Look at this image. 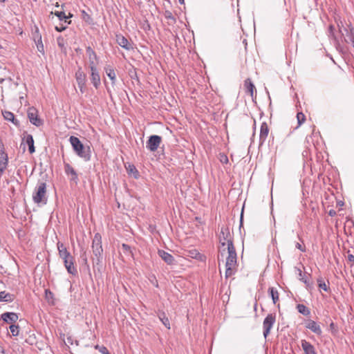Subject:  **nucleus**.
I'll list each match as a JSON object with an SVG mask.
<instances>
[{"instance_id":"f257e3e1","label":"nucleus","mask_w":354,"mask_h":354,"mask_svg":"<svg viewBox=\"0 0 354 354\" xmlns=\"http://www.w3.org/2000/svg\"><path fill=\"white\" fill-rule=\"evenodd\" d=\"M57 250L60 258L63 260L64 266L69 274L73 276L77 274V270L74 266L75 259L71 254L68 251L64 243L58 242Z\"/></svg>"},{"instance_id":"f03ea898","label":"nucleus","mask_w":354,"mask_h":354,"mask_svg":"<svg viewBox=\"0 0 354 354\" xmlns=\"http://www.w3.org/2000/svg\"><path fill=\"white\" fill-rule=\"evenodd\" d=\"M70 143L75 153L85 162H88L91 158V150L89 146H84L80 140L74 136L69 138Z\"/></svg>"},{"instance_id":"7ed1b4c3","label":"nucleus","mask_w":354,"mask_h":354,"mask_svg":"<svg viewBox=\"0 0 354 354\" xmlns=\"http://www.w3.org/2000/svg\"><path fill=\"white\" fill-rule=\"evenodd\" d=\"M92 251L95 257L93 261L96 264H99L102 259V236L100 233H95L92 241Z\"/></svg>"},{"instance_id":"20e7f679","label":"nucleus","mask_w":354,"mask_h":354,"mask_svg":"<svg viewBox=\"0 0 354 354\" xmlns=\"http://www.w3.org/2000/svg\"><path fill=\"white\" fill-rule=\"evenodd\" d=\"M46 194V183L43 181H39L36 187L35 192L32 195L33 201L35 203H43L46 204L47 202Z\"/></svg>"},{"instance_id":"39448f33","label":"nucleus","mask_w":354,"mask_h":354,"mask_svg":"<svg viewBox=\"0 0 354 354\" xmlns=\"http://www.w3.org/2000/svg\"><path fill=\"white\" fill-rule=\"evenodd\" d=\"M275 322V314L270 313L265 317L263 322V333L265 338H266L268 335L270 334V330L272 328L273 325L274 324Z\"/></svg>"},{"instance_id":"423d86ee","label":"nucleus","mask_w":354,"mask_h":354,"mask_svg":"<svg viewBox=\"0 0 354 354\" xmlns=\"http://www.w3.org/2000/svg\"><path fill=\"white\" fill-rule=\"evenodd\" d=\"M27 115L30 122L33 125L40 127L43 124V120L39 117L38 111L34 106L28 109Z\"/></svg>"},{"instance_id":"0eeeda50","label":"nucleus","mask_w":354,"mask_h":354,"mask_svg":"<svg viewBox=\"0 0 354 354\" xmlns=\"http://www.w3.org/2000/svg\"><path fill=\"white\" fill-rule=\"evenodd\" d=\"M220 243L224 246L227 243V247L230 242H233L230 228L227 225H223L221 228V232L218 236Z\"/></svg>"},{"instance_id":"6e6552de","label":"nucleus","mask_w":354,"mask_h":354,"mask_svg":"<svg viewBox=\"0 0 354 354\" xmlns=\"http://www.w3.org/2000/svg\"><path fill=\"white\" fill-rule=\"evenodd\" d=\"M75 79L82 93L86 91V75L80 67L75 73Z\"/></svg>"},{"instance_id":"1a4fd4ad","label":"nucleus","mask_w":354,"mask_h":354,"mask_svg":"<svg viewBox=\"0 0 354 354\" xmlns=\"http://www.w3.org/2000/svg\"><path fill=\"white\" fill-rule=\"evenodd\" d=\"M228 256L226 259L225 266H235L236 265L237 255L233 242H230L227 247Z\"/></svg>"},{"instance_id":"9d476101","label":"nucleus","mask_w":354,"mask_h":354,"mask_svg":"<svg viewBox=\"0 0 354 354\" xmlns=\"http://www.w3.org/2000/svg\"><path fill=\"white\" fill-rule=\"evenodd\" d=\"M161 136L158 135L150 136L146 142V147L150 151H156L161 143Z\"/></svg>"},{"instance_id":"9b49d317","label":"nucleus","mask_w":354,"mask_h":354,"mask_svg":"<svg viewBox=\"0 0 354 354\" xmlns=\"http://www.w3.org/2000/svg\"><path fill=\"white\" fill-rule=\"evenodd\" d=\"M91 73H90V80L93 86L97 89L101 84L100 75L97 66L89 67Z\"/></svg>"},{"instance_id":"f8f14e48","label":"nucleus","mask_w":354,"mask_h":354,"mask_svg":"<svg viewBox=\"0 0 354 354\" xmlns=\"http://www.w3.org/2000/svg\"><path fill=\"white\" fill-rule=\"evenodd\" d=\"M86 53L88 58L89 67L97 66L99 62V57L96 53L91 46L86 48Z\"/></svg>"},{"instance_id":"ddd939ff","label":"nucleus","mask_w":354,"mask_h":354,"mask_svg":"<svg viewBox=\"0 0 354 354\" xmlns=\"http://www.w3.org/2000/svg\"><path fill=\"white\" fill-rule=\"evenodd\" d=\"M104 70L106 73V75L110 79L112 86H115L117 82V77L115 67L113 65L106 64L104 67Z\"/></svg>"},{"instance_id":"4468645a","label":"nucleus","mask_w":354,"mask_h":354,"mask_svg":"<svg viewBox=\"0 0 354 354\" xmlns=\"http://www.w3.org/2000/svg\"><path fill=\"white\" fill-rule=\"evenodd\" d=\"M115 39L117 44L121 46L122 48L130 50L133 49L132 44L129 41V40L123 36L122 34H117L115 35Z\"/></svg>"},{"instance_id":"2eb2a0df","label":"nucleus","mask_w":354,"mask_h":354,"mask_svg":"<svg viewBox=\"0 0 354 354\" xmlns=\"http://www.w3.org/2000/svg\"><path fill=\"white\" fill-rule=\"evenodd\" d=\"M8 163V154L6 153L4 148L0 150V175H2L7 168Z\"/></svg>"},{"instance_id":"dca6fc26","label":"nucleus","mask_w":354,"mask_h":354,"mask_svg":"<svg viewBox=\"0 0 354 354\" xmlns=\"http://www.w3.org/2000/svg\"><path fill=\"white\" fill-rule=\"evenodd\" d=\"M306 328L310 330L313 333L317 335H321L322 333V328L319 324L314 320L309 319L306 324Z\"/></svg>"},{"instance_id":"f3484780","label":"nucleus","mask_w":354,"mask_h":354,"mask_svg":"<svg viewBox=\"0 0 354 354\" xmlns=\"http://www.w3.org/2000/svg\"><path fill=\"white\" fill-rule=\"evenodd\" d=\"M64 171L67 176L71 175V177L70 178L71 181H73L75 183L78 182V176L76 171L70 165V164L67 162H64Z\"/></svg>"},{"instance_id":"a211bd4d","label":"nucleus","mask_w":354,"mask_h":354,"mask_svg":"<svg viewBox=\"0 0 354 354\" xmlns=\"http://www.w3.org/2000/svg\"><path fill=\"white\" fill-rule=\"evenodd\" d=\"M269 129L267 123L266 122H262L260 128V135H259V145H262L267 139L268 136Z\"/></svg>"},{"instance_id":"6ab92c4d","label":"nucleus","mask_w":354,"mask_h":354,"mask_svg":"<svg viewBox=\"0 0 354 354\" xmlns=\"http://www.w3.org/2000/svg\"><path fill=\"white\" fill-rule=\"evenodd\" d=\"M158 254L159 257L168 265H173L174 264L175 259L174 257L169 254V252L163 250H158Z\"/></svg>"},{"instance_id":"aec40b11","label":"nucleus","mask_w":354,"mask_h":354,"mask_svg":"<svg viewBox=\"0 0 354 354\" xmlns=\"http://www.w3.org/2000/svg\"><path fill=\"white\" fill-rule=\"evenodd\" d=\"M1 318L6 323H15L19 318L17 313L13 312H6L1 315Z\"/></svg>"},{"instance_id":"412c9836","label":"nucleus","mask_w":354,"mask_h":354,"mask_svg":"<svg viewBox=\"0 0 354 354\" xmlns=\"http://www.w3.org/2000/svg\"><path fill=\"white\" fill-rule=\"evenodd\" d=\"M2 115L6 120L11 122L17 127H19L20 126L19 120L15 118V115L11 111H2Z\"/></svg>"},{"instance_id":"4be33fe9","label":"nucleus","mask_w":354,"mask_h":354,"mask_svg":"<svg viewBox=\"0 0 354 354\" xmlns=\"http://www.w3.org/2000/svg\"><path fill=\"white\" fill-rule=\"evenodd\" d=\"M301 347L305 354H317L314 346L306 339L301 340Z\"/></svg>"},{"instance_id":"5701e85b","label":"nucleus","mask_w":354,"mask_h":354,"mask_svg":"<svg viewBox=\"0 0 354 354\" xmlns=\"http://www.w3.org/2000/svg\"><path fill=\"white\" fill-rule=\"evenodd\" d=\"M344 30L346 31V35L347 37V39H346V41L347 43H351L354 48V28L353 26L350 24L347 28H344Z\"/></svg>"},{"instance_id":"b1692460","label":"nucleus","mask_w":354,"mask_h":354,"mask_svg":"<svg viewBox=\"0 0 354 354\" xmlns=\"http://www.w3.org/2000/svg\"><path fill=\"white\" fill-rule=\"evenodd\" d=\"M158 317L162 324L167 328L170 329V322L169 318L166 315V313L162 310H158L157 313Z\"/></svg>"},{"instance_id":"393cba45","label":"nucleus","mask_w":354,"mask_h":354,"mask_svg":"<svg viewBox=\"0 0 354 354\" xmlns=\"http://www.w3.org/2000/svg\"><path fill=\"white\" fill-rule=\"evenodd\" d=\"M244 86H245V90H246V92L250 93L251 97H253L254 91L255 90V86L250 78H247L245 80Z\"/></svg>"},{"instance_id":"a878e982","label":"nucleus","mask_w":354,"mask_h":354,"mask_svg":"<svg viewBox=\"0 0 354 354\" xmlns=\"http://www.w3.org/2000/svg\"><path fill=\"white\" fill-rule=\"evenodd\" d=\"M26 142L28 146V151L30 153H33L35 151V146H34V140L33 137L30 134H28L26 138Z\"/></svg>"},{"instance_id":"bb28decb","label":"nucleus","mask_w":354,"mask_h":354,"mask_svg":"<svg viewBox=\"0 0 354 354\" xmlns=\"http://www.w3.org/2000/svg\"><path fill=\"white\" fill-rule=\"evenodd\" d=\"M14 299L15 297L13 295L5 291L0 292V301L12 302Z\"/></svg>"},{"instance_id":"cd10ccee","label":"nucleus","mask_w":354,"mask_h":354,"mask_svg":"<svg viewBox=\"0 0 354 354\" xmlns=\"http://www.w3.org/2000/svg\"><path fill=\"white\" fill-rule=\"evenodd\" d=\"M268 293L270 294V295L272 299L273 304H276L277 303V301H279L278 290L273 287H270L268 288Z\"/></svg>"},{"instance_id":"c85d7f7f","label":"nucleus","mask_w":354,"mask_h":354,"mask_svg":"<svg viewBox=\"0 0 354 354\" xmlns=\"http://www.w3.org/2000/svg\"><path fill=\"white\" fill-rule=\"evenodd\" d=\"M34 41L36 44L38 51L44 53V44L42 43L41 35H38L37 36H34Z\"/></svg>"},{"instance_id":"c756f323","label":"nucleus","mask_w":354,"mask_h":354,"mask_svg":"<svg viewBox=\"0 0 354 354\" xmlns=\"http://www.w3.org/2000/svg\"><path fill=\"white\" fill-rule=\"evenodd\" d=\"M296 308L299 313L304 316H309L310 315V309L304 304H297Z\"/></svg>"},{"instance_id":"7c9ffc66","label":"nucleus","mask_w":354,"mask_h":354,"mask_svg":"<svg viewBox=\"0 0 354 354\" xmlns=\"http://www.w3.org/2000/svg\"><path fill=\"white\" fill-rule=\"evenodd\" d=\"M127 171L129 174H133L136 179H138L140 176L139 171L134 165H129V166L127 167Z\"/></svg>"},{"instance_id":"2f4dec72","label":"nucleus","mask_w":354,"mask_h":354,"mask_svg":"<svg viewBox=\"0 0 354 354\" xmlns=\"http://www.w3.org/2000/svg\"><path fill=\"white\" fill-rule=\"evenodd\" d=\"M51 14H54L56 17H57L59 21L64 20L65 22L68 24H71V21H67V17L64 11H55V12H51Z\"/></svg>"},{"instance_id":"473e14b6","label":"nucleus","mask_w":354,"mask_h":354,"mask_svg":"<svg viewBox=\"0 0 354 354\" xmlns=\"http://www.w3.org/2000/svg\"><path fill=\"white\" fill-rule=\"evenodd\" d=\"M189 256L195 259L202 260L203 256L196 249H193L189 251Z\"/></svg>"},{"instance_id":"72a5a7b5","label":"nucleus","mask_w":354,"mask_h":354,"mask_svg":"<svg viewBox=\"0 0 354 354\" xmlns=\"http://www.w3.org/2000/svg\"><path fill=\"white\" fill-rule=\"evenodd\" d=\"M9 329L12 336H17L19 333V326L16 324H11Z\"/></svg>"},{"instance_id":"f704fd0d","label":"nucleus","mask_w":354,"mask_h":354,"mask_svg":"<svg viewBox=\"0 0 354 354\" xmlns=\"http://www.w3.org/2000/svg\"><path fill=\"white\" fill-rule=\"evenodd\" d=\"M297 123H298L297 127H298L301 126L304 122V121L306 120V116L302 112H299L297 114Z\"/></svg>"},{"instance_id":"c9c22d12","label":"nucleus","mask_w":354,"mask_h":354,"mask_svg":"<svg viewBox=\"0 0 354 354\" xmlns=\"http://www.w3.org/2000/svg\"><path fill=\"white\" fill-rule=\"evenodd\" d=\"M95 348L97 350L102 354H106L109 351L107 348L104 346H100L98 344L95 346Z\"/></svg>"},{"instance_id":"e433bc0d","label":"nucleus","mask_w":354,"mask_h":354,"mask_svg":"<svg viewBox=\"0 0 354 354\" xmlns=\"http://www.w3.org/2000/svg\"><path fill=\"white\" fill-rule=\"evenodd\" d=\"M225 277L227 278L229 277H231L232 274H234V272L233 270V268L234 266H225Z\"/></svg>"},{"instance_id":"4c0bfd02","label":"nucleus","mask_w":354,"mask_h":354,"mask_svg":"<svg viewBox=\"0 0 354 354\" xmlns=\"http://www.w3.org/2000/svg\"><path fill=\"white\" fill-rule=\"evenodd\" d=\"M318 287L323 290L325 292H329L330 291V287L328 286V285H327L325 281H324L323 283H319V285L318 286Z\"/></svg>"},{"instance_id":"58836bf2","label":"nucleus","mask_w":354,"mask_h":354,"mask_svg":"<svg viewBox=\"0 0 354 354\" xmlns=\"http://www.w3.org/2000/svg\"><path fill=\"white\" fill-rule=\"evenodd\" d=\"M45 296H46V299L49 301L50 299H53L54 295L49 289H46L45 290Z\"/></svg>"},{"instance_id":"ea45409f","label":"nucleus","mask_w":354,"mask_h":354,"mask_svg":"<svg viewBox=\"0 0 354 354\" xmlns=\"http://www.w3.org/2000/svg\"><path fill=\"white\" fill-rule=\"evenodd\" d=\"M295 247L297 249L299 250L302 252H305L306 251V248L304 245H302L299 243H297L295 244Z\"/></svg>"},{"instance_id":"a19ab883","label":"nucleus","mask_w":354,"mask_h":354,"mask_svg":"<svg viewBox=\"0 0 354 354\" xmlns=\"http://www.w3.org/2000/svg\"><path fill=\"white\" fill-rule=\"evenodd\" d=\"M57 44L58 46L60 47V48H63L64 46V39L62 37L59 36V37H57Z\"/></svg>"},{"instance_id":"79ce46f5","label":"nucleus","mask_w":354,"mask_h":354,"mask_svg":"<svg viewBox=\"0 0 354 354\" xmlns=\"http://www.w3.org/2000/svg\"><path fill=\"white\" fill-rule=\"evenodd\" d=\"M55 30H56L57 32H62V31H64V30H66V26H63L62 24H61V25H60V26H55Z\"/></svg>"},{"instance_id":"37998d69","label":"nucleus","mask_w":354,"mask_h":354,"mask_svg":"<svg viewBox=\"0 0 354 354\" xmlns=\"http://www.w3.org/2000/svg\"><path fill=\"white\" fill-rule=\"evenodd\" d=\"M122 247L126 251H130V250H131V247L129 245L126 244V243H123L122 245Z\"/></svg>"},{"instance_id":"c03bdc74","label":"nucleus","mask_w":354,"mask_h":354,"mask_svg":"<svg viewBox=\"0 0 354 354\" xmlns=\"http://www.w3.org/2000/svg\"><path fill=\"white\" fill-rule=\"evenodd\" d=\"M300 280L304 282L307 286H310V283L309 281L306 278H301Z\"/></svg>"},{"instance_id":"a18cd8bd","label":"nucleus","mask_w":354,"mask_h":354,"mask_svg":"<svg viewBox=\"0 0 354 354\" xmlns=\"http://www.w3.org/2000/svg\"><path fill=\"white\" fill-rule=\"evenodd\" d=\"M38 35H41V34L39 33V30L38 27L35 26V32L33 33V37L34 36H37Z\"/></svg>"},{"instance_id":"49530a36","label":"nucleus","mask_w":354,"mask_h":354,"mask_svg":"<svg viewBox=\"0 0 354 354\" xmlns=\"http://www.w3.org/2000/svg\"><path fill=\"white\" fill-rule=\"evenodd\" d=\"M151 283L156 286H158V281L156 280V277L153 276V280H151Z\"/></svg>"},{"instance_id":"de8ad7c7","label":"nucleus","mask_w":354,"mask_h":354,"mask_svg":"<svg viewBox=\"0 0 354 354\" xmlns=\"http://www.w3.org/2000/svg\"><path fill=\"white\" fill-rule=\"evenodd\" d=\"M348 259L349 261L354 262V255L348 254Z\"/></svg>"},{"instance_id":"09e8293b","label":"nucleus","mask_w":354,"mask_h":354,"mask_svg":"<svg viewBox=\"0 0 354 354\" xmlns=\"http://www.w3.org/2000/svg\"><path fill=\"white\" fill-rule=\"evenodd\" d=\"M324 281L323 280L322 277H319L317 279V282L318 286L319 285V283H323Z\"/></svg>"},{"instance_id":"8fccbe9b","label":"nucleus","mask_w":354,"mask_h":354,"mask_svg":"<svg viewBox=\"0 0 354 354\" xmlns=\"http://www.w3.org/2000/svg\"><path fill=\"white\" fill-rule=\"evenodd\" d=\"M0 354H6V351L1 346H0Z\"/></svg>"},{"instance_id":"3c124183","label":"nucleus","mask_w":354,"mask_h":354,"mask_svg":"<svg viewBox=\"0 0 354 354\" xmlns=\"http://www.w3.org/2000/svg\"><path fill=\"white\" fill-rule=\"evenodd\" d=\"M335 214H336L335 211H334V210H330L329 212V215L331 216H333L334 215H335Z\"/></svg>"},{"instance_id":"603ef678","label":"nucleus","mask_w":354,"mask_h":354,"mask_svg":"<svg viewBox=\"0 0 354 354\" xmlns=\"http://www.w3.org/2000/svg\"><path fill=\"white\" fill-rule=\"evenodd\" d=\"M335 325L334 322H331V323L330 324V328L331 329H333V328H335Z\"/></svg>"},{"instance_id":"864d4df0","label":"nucleus","mask_w":354,"mask_h":354,"mask_svg":"<svg viewBox=\"0 0 354 354\" xmlns=\"http://www.w3.org/2000/svg\"><path fill=\"white\" fill-rule=\"evenodd\" d=\"M167 18H171L172 19H174V18L172 17L171 13H169L168 15L166 16Z\"/></svg>"},{"instance_id":"5fc2aeb1","label":"nucleus","mask_w":354,"mask_h":354,"mask_svg":"<svg viewBox=\"0 0 354 354\" xmlns=\"http://www.w3.org/2000/svg\"><path fill=\"white\" fill-rule=\"evenodd\" d=\"M106 91H107V93L111 95V90H110L109 87L106 86Z\"/></svg>"},{"instance_id":"6e6d98bb","label":"nucleus","mask_w":354,"mask_h":354,"mask_svg":"<svg viewBox=\"0 0 354 354\" xmlns=\"http://www.w3.org/2000/svg\"><path fill=\"white\" fill-rule=\"evenodd\" d=\"M72 17H73V15L71 13H69L68 15H66L67 19L71 18Z\"/></svg>"},{"instance_id":"4d7b16f0","label":"nucleus","mask_w":354,"mask_h":354,"mask_svg":"<svg viewBox=\"0 0 354 354\" xmlns=\"http://www.w3.org/2000/svg\"><path fill=\"white\" fill-rule=\"evenodd\" d=\"M223 160H225V162L228 161V158L226 156H224Z\"/></svg>"},{"instance_id":"13d9d810","label":"nucleus","mask_w":354,"mask_h":354,"mask_svg":"<svg viewBox=\"0 0 354 354\" xmlns=\"http://www.w3.org/2000/svg\"><path fill=\"white\" fill-rule=\"evenodd\" d=\"M223 160H225V162L228 161V158L226 156H224Z\"/></svg>"},{"instance_id":"bf43d9fd","label":"nucleus","mask_w":354,"mask_h":354,"mask_svg":"<svg viewBox=\"0 0 354 354\" xmlns=\"http://www.w3.org/2000/svg\"><path fill=\"white\" fill-rule=\"evenodd\" d=\"M298 272H299V276L301 277L302 274V271L299 268H298Z\"/></svg>"},{"instance_id":"052dcab7","label":"nucleus","mask_w":354,"mask_h":354,"mask_svg":"<svg viewBox=\"0 0 354 354\" xmlns=\"http://www.w3.org/2000/svg\"><path fill=\"white\" fill-rule=\"evenodd\" d=\"M178 1H179V3H180V4L184 3V0H178Z\"/></svg>"},{"instance_id":"680f3d73","label":"nucleus","mask_w":354,"mask_h":354,"mask_svg":"<svg viewBox=\"0 0 354 354\" xmlns=\"http://www.w3.org/2000/svg\"><path fill=\"white\" fill-rule=\"evenodd\" d=\"M55 6H56V7H59V3H56Z\"/></svg>"},{"instance_id":"e2e57ef3","label":"nucleus","mask_w":354,"mask_h":354,"mask_svg":"<svg viewBox=\"0 0 354 354\" xmlns=\"http://www.w3.org/2000/svg\"><path fill=\"white\" fill-rule=\"evenodd\" d=\"M298 238H299V239L301 241H303L302 239H301V238H300L299 236H298Z\"/></svg>"}]
</instances>
